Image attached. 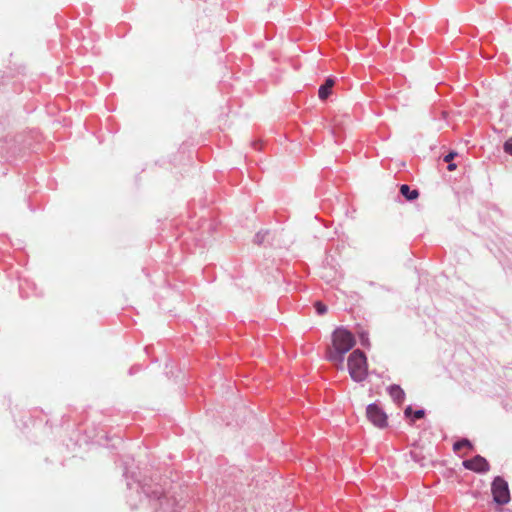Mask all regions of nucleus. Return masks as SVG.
I'll use <instances>...</instances> for the list:
<instances>
[{
	"mask_svg": "<svg viewBox=\"0 0 512 512\" xmlns=\"http://www.w3.org/2000/svg\"><path fill=\"white\" fill-rule=\"evenodd\" d=\"M315 307H316L317 313L320 314V315L325 314L326 311H327V307L324 304L320 303V302H317Z\"/></svg>",
	"mask_w": 512,
	"mask_h": 512,
	"instance_id": "10",
	"label": "nucleus"
},
{
	"mask_svg": "<svg viewBox=\"0 0 512 512\" xmlns=\"http://www.w3.org/2000/svg\"><path fill=\"white\" fill-rule=\"evenodd\" d=\"M463 465L465 468L478 473L487 472L489 470V464L487 460L479 455L470 460L464 461Z\"/></svg>",
	"mask_w": 512,
	"mask_h": 512,
	"instance_id": "5",
	"label": "nucleus"
},
{
	"mask_svg": "<svg viewBox=\"0 0 512 512\" xmlns=\"http://www.w3.org/2000/svg\"><path fill=\"white\" fill-rule=\"evenodd\" d=\"M470 446V442L467 439H463L454 444V450L458 451L463 447Z\"/></svg>",
	"mask_w": 512,
	"mask_h": 512,
	"instance_id": "9",
	"label": "nucleus"
},
{
	"mask_svg": "<svg viewBox=\"0 0 512 512\" xmlns=\"http://www.w3.org/2000/svg\"><path fill=\"white\" fill-rule=\"evenodd\" d=\"M492 495L495 503L505 505L510 501V493L507 482L501 477H496L492 483Z\"/></svg>",
	"mask_w": 512,
	"mask_h": 512,
	"instance_id": "3",
	"label": "nucleus"
},
{
	"mask_svg": "<svg viewBox=\"0 0 512 512\" xmlns=\"http://www.w3.org/2000/svg\"><path fill=\"white\" fill-rule=\"evenodd\" d=\"M353 334L343 327L335 329L332 334V347L327 353V359L336 364L338 369H344L345 354L355 345Z\"/></svg>",
	"mask_w": 512,
	"mask_h": 512,
	"instance_id": "1",
	"label": "nucleus"
},
{
	"mask_svg": "<svg viewBox=\"0 0 512 512\" xmlns=\"http://www.w3.org/2000/svg\"><path fill=\"white\" fill-rule=\"evenodd\" d=\"M400 192L407 200H414L419 196V193L417 190H415V189L411 190L410 187L406 184H404L400 187Z\"/></svg>",
	"mask_w": 512,
	"mask_h": 512,
	"instance_id": "8",
	"label": "nucleus"
},
{
	"mask_svg": "<svg viewBox=\"0 0 512 512\" xmlns=\"http://www.w3.org/2000/svg\"><path fill=\"white\" fill-rule=\"evenodd\" d=\"M504 151L510 155H512V138L508 139L504 143Z\"/></svg>",
	"mask_w": 512,
	"mask_h": 512,
	"instance_id": "11",
	"label": "nucleus"
},
{
	"mask_svg": "<svg viewBox=\"0 0 512 512\" xmlns=\"http://www.w3.org/2000/svg\"><path fill=\"white\" fill-rule=\"evenodd\" d=\"M424 416V410L420 409V410H416L414 413H413V418L414 419H420Z\"/></svg>",
	"mask_w": 512,
	"mask_h": 512,
	"instance_id": "12",
	"label": "nucleus"
},
{
	"mask_svg": "<svg viewBox=\"0 0 512 512\" xmlns=\"http://www.w3.org/2000/svg\"><path fill=\"white\" fill-rule=\"evenodd\" d=\"M347 369L351 379L355 382H362L368 375V364L365 354L359 350H354L347 359Z\"/></svg>",
	"mask_w": 512,
	"mask_h": 512,
	"instance_id": "2",
	"label": "nucleus"
},
{
	"mask_svg": "<svg viewBox=\"0 0 512 512\" xmlns=\"http://www.w3.org/2000/svg\"><path fill=\"white\" fill-rule=\"evenodd\" d=\"M361 344L364 346L367 345V338L364 335H361Z\"/></svg>",
	"mask_w": 512,
	"mask_h": 512,
	"instance_id": "15",
	"label": "nucleus"
},
{
	"mask_svg": "<svg viewBox=\"0 0 512 512\" xmlns=\"http://www.w3.org/2000/svg\"><path fill=\"white\" fill-rule=\"evenodd\" d=\"M455 155H456V153H453V152L449 153L448 155H446L444 157V161L445 162H450L454 158Z\"/></svg>",
	"mask_w": 512,
	"mask_h": 512,
	"instance_id": "13",
	"label": "nucleus"
},
{
	"mask_svg": "<svg viewBox=\"0 0 512 512\" xmlns=\"http://www.w3.org/2000/svg\"><path fill=\"white\" fill-rule=\"evenodd\" d=\"M366 413L368 419L375 426L383 428L387 425V415L377 404H369L367 406Z\"/></svg>",
	"mask_w": 512,
	"mask_h": 512,
	"instance_id": "4",
	"label": "nucleus"
},
{
	"mask_svg": "<svg viewBox=\"0 0 512 512\" xmlns=\"http://www.w3.org/2000/svg\"><path fill=\"white\" fill-rule=\"evenodd\" d=\"M333 85H334V80L331 78H328L326 80L325 84L320 86V88H319V91H318L319 98L322 100H325L326 98H328V96L331 93V89H332Z\"/></svg>",
	"mask_w": 512,
	"mask_h": 512,
	"instance_id": "7",
	"label": "nucleus"
},
{
	"mask_svg": "<svg viewBox=\"0 0 512 512\" xmlns=\"http://www.w3.org/2000/svg\"><path fill=\"white\" fill-rule=\"evenodd\" d=\"M388 393L396 403H401L404 400L405 393L398 385L389 386Z\"/></svg>",
	"mask_w": 512,
	"mask_h": 512,
	"instance_id": "6",
	"label": "nucleus"
},
{
	"mask_svg": "<svg viewBox=\"0 0 512 512\" xmlns=\"http://www.w3.org/2000/svg\"><path fill=\"white\" fill-rule=\"evenodd\" d=\"M412 414V408L409 406L405 409V415L408 417Z\"/></svg>",
	"mask_w": 512,
	"mask_h": 512,
	"instance_id": "14",
	"label": "nucleus"
},
{
	"mask_svg": "<svg viewBox=\"0 0 512 512\" xmlns=\"http://www.w3.org/2000/svg\"><path fill=\"white\" fill-rule=\"evenodd\" d=\"M455 169H456V165H455L454 163H450V164L448 165V170L453 171V170H455Z\"/></svg>",
	"mask_w": 512,
	"mask_h": 512,
	"instance_id": "16",
	"label": "nucleus"
}]
</instances>
